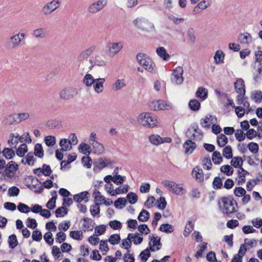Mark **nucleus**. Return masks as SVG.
I'll use <instances>...</instances> for the list:
<instances>
[{
  "label": "nucleus",
  "instance_id": "obj_1",
  "mask_svg": "<svg viewBox=\"0 0 262 262\" xmlns=\"http://www.w3.org/2000/svg\"><path fill=\"white\" fill-rule=\"evenodd\" d=\"M219 207L221 212L228 216L238 210L236 202L231 196L222 198L219 202Z\"/></svg>",
  "mask_w": 262,
  "mask_h": 262
},
{
  "label": "nucleus",
  "instance_id": "obj_2",
  "mask_svg": "<svg viewBox=\"0 0 262 262\" xmlns=\"http://www.w3.org/2000/svg\"><path fill=\"white\" fill-rule=\"evenodd\" d=\"M25 34L23 33H18L7 38L4 46L7 50H14L20 44L22 40L25 38Z\"/></svg>",
  "mask_w": 262,
  "mask_h": 262
},
{
  "label": "nucleus",
  "instance_id": "obj_3",
  "mask_svg": "<svg viewBox=\"0 0 262 262\" xmlns=\"http://www.w3.org/2000/svg\"><path fill=\"white\" fill-rule=\"evenodd\" d=\"M137 60L139 64L143 66L148 72L155 73L156 72V67L151 58L143 53H139L136 56Z\"/></svg>",
  "mask_w": 262,
  "mask_h": 262
},
{
  "label": "nucleus",
  "instance_id": "obj_4",
  "mask_svg": "<svg viewBox=\"0 0 262 262\" xmlns=\"http://www.w3.org/2000/svg\"><path fill=\"white\" fill-rule=\"evenodd\" d=\"M138 122L142 125L147 127H154L156 126L157 121L150 113H142L137 118Z\"/></svg>",
  "mask_w": 262,
  "mask_h": 262
},
{
  "label": "nucleus",
  "instance_id": "obj_5",
  "mask_svg": "<svg viewBox=\"0 0 262 262\" xmlns=\"http://www.w3.org/2000/svg\"><path fill=\"white\" fill-rule=\"evenodd\" d=\"M133 24L136 27L143 31H151L155 30L154 24L143 18L135 19Z\"/></svg>",
  "mask_w": 262,
  "mask_h": 262
},
{
  "label": "nucleus",
  "instance_id": "obj_6",
  "mask_svg": "<svg viewBox=\"0 0 262 262\" xmlns=\"http://www.w3.org/2000/svg\"><path fill=\"white\" fill-rule=\"evenodd\" d=\"M18 168V165L14 161H11L8 163L5 168L2 172L3 174L9 178L14 177L15 172Z\"/></svg>",
  "mask_w": 262,
  "mask_h": 262
},
{
  "label": "nucleus",
  "instance_id": "obj_7",
  "mask_svg": "<svg viewBox=\"0 0 262 262\" xmlns=\"http://www.w3.org/2000/svg\"><path fill=\"white\" fill-rule=\"evenodd\" d=\"M77 94V89L73 87H67L60 91L59 96L62 99L69 100L75 97Z\"/></svg>",
  "mask_w": 262,
  "mask_h": 262
},
{
  "label": "nucleus",
  "instance_id": "obj_8",
  "mask_svg": "<svg viewBox=\"0 0 262 262\" xmlns=\"http://www.w3.org/2000/svg\"><path fill=\"white\" fill-rule=\"evenodd\" d=\"M60 3L59 1L53 0L47 3L42 8V12L44 15H48L59 7Z\"/></svg>",
  "mask_w": 262,
  "mask_h": 262
},
{
  "label": "nucleus",
  "instance_id": "obj_9",
  "mask_svg": "<svg viewBox=\"0 0 262 262\" xmlns=\"http://www.w3.org/2000/svg\"><path fill=\"white\" fill-rule=\"evenodd\" d=\"M151 110L154 111H159L162 110H167L171 108V105L169 103H167L164 100H154L152 101L149 105Z\"/></svg>",
  "mask_w": 262,
  "mask_h": 262
},
{
  "label": "nucleus",
  "instance_id": "obj_10",
  "mask_svg": "<svg viewBox=\"0 0 262 262\" xmlns=\"http://www.w3.org/2000/svg\"><path fill=\"white\" fill-rule=\"evenodd\" d=\"M123 45V42L122 41L110 43L107 45V50L109 55L111 57L115 56L121 50Z\"/></svg>",
  "mask_w": 262,
  "mask_h": 262
},
{
  "label": "nucleus",
  "instance_id": "obj_11",
  "mask_svg": "<svg viewBox=\"0 0 262 262\" xmlns=\"http://www.w3.org/2000/svg\"><path fill=\"white\" fill-rule=\"evenodd\" d=\"M183 69L181 67H177L172 72V82L176 84H181L184 80Z\"/></svg>",
  "mask_w": 262,
  "mask_h": 262
},
{
  "label": "nucleus",
  "instance_id": "obj_12",
  "mask_svg": "<svg viewBox=\"0 0 262 262\" xmlns=\"http://www.w3.org/2000/svg\"><path fill=\"white\" fill-rule=\"evenodd\" d=\"M255 64L258 63V69L257 70V74H254L253 79L255 81H258L260 76H261V68H262V51L258 50L255 53Z\"/></svg>",
  "mask_w": 262,
  "mask_h": 262
},
{
  "label": "nucleus",
  "instance_id": "obj_13",
  "mask_svg": "<svg viewBox=\"0 0 262 262\" xmlns=\"http://www.w3.org/2000/svg\"><path fill=\"white\" fill-rule=\"evenodd\" d=\"M150 142L155 145H159L162 143H170L172 140L169 137L161 138L158 135H152L148 137Z\"/></svg>",
  "mask_w": 262,
  "mask_h": 262
},
{
  "label": "nucleus",
  "instance_id": "obj_14",
  "mask_svg": "<svg viewBox=\"0 0 262 262\" xmlns=\"http://www.w3.org/2000/svg\"><path fill=\"white\" fill-rule=\"evenodd\" d=\"M107 4L106 0H98L92 4L88 9V11L91 13H95L102 9Z\"/></svg>",
  "mask_w": 262,
  "mask_h": 262
},
{
  "label": "nucleus",
  "instance_id": "obj_15",
  "mask_svg": "<svg viewBox=\"0 0 262 262\" xmlns=\"http://www.w3.org/2000/svg\"><path fill=\"white\" fill-rule=\"evenodd\" d=\"M149 238L150 239L149 243L150 250L156 251L160 250L162 246V244L160 243V238L155 237L153 235H150Z\"/></svg>",
  "mask_w": 262,
  "mask_h": 262
},
{
  "label": "nucleus",
  "instance_id": "obj_16",
  "mask_svg": "<svg viewBox=\"0 0 262 262\" xmlns=\"http://www.w3.org/2000/svg\"><path fill=\"white\" fill-rule=\"evenodd\" d=\"M211 5V2L210 0H202L194 7L193 10V13L195 14L200 13L209 7Z\"/></svg>",
  "mask_w": 262,
  "mask_h": 262
},
{
  "label": "nucleus",
  "instance_id": "obj_17",
  "mask_svg": "<svg viewBox=\"0 0 262 262\" xmlns=\"http://www.w3.org/2000/svg\"><path fill=\"white\" fill-rule=\"evenodd\" d=\"M95 49L96 46L93 45L91 46L90 48L83 50L78 56L77 60L78 61L81 62L86 59L90 55L93 54Z\"/></svg>",
  "mask_w": 262,
  "mask_h": 262
},
{
  "label": "nucleus",
  "instance_id": "obj_18",
  "mask_svg": "<svg viewBox=\"0 0 262 262\" xmlns=\"http://www.w3.org/2000/svg\"><path fill=\"white\" fill-rule=\"evenodd\" d=\"M253 38L251 35L245 32L241 33L238 37L237 41L241 44L248 46L252 42Z\"/></svg>",
  "mask_w": 262,
  "mask_h": 262
},
{
  "label": "nucleus",
  "instance_id": "obj_19",
  "mask_svg": "<svg viewBox=\"0 0 262 262\" xmlns=\"http://www.w3.org/2000/svg\"><path fill=\"white\" fill-rule=\"evenodd\" d=\"M90 62L91 63V67L94 66L99 67H104L106 65V61L104 60V58L100 55H95L93 56L90 60Z\"/></svg>",
  "mask_w": 262,
  "mask_h": 262
},
{
  "label": "nucleus",
  "instance_id": "obj_20",
  "mask_svg": "<svg viewBox=\"0 0 262 262\" xmlns=\"http://www.w3.org/2000/svg\"><path fill=\"white\" fill-rule=\"evenodd\" d=\"M216 122V118L212 116L211 115H207L205 118L201 119L200 120V124L203 127L209 128L210 124Z\"/></svg>",
  "mask_w": 262,
  "mask_h": 262
},
{
  "label": "nucleus",
  "instance_id": "obj_21",
  "mask_svg": "<svg viewBox=\"0 0 262 262\" xmlns=\"http://www.w3.org/2000/svg\"><path fill=\"white\" fill-rule=\"evenodd\" d=\"M90 144L91 146L92 152L95 154L102 155L105 151L103 145L98 141L92 142Z\"/></svg>",
  "mask_w": 262,
  "mask_h": 262
},
{
  "label": "nucleus",
  "instance_id": "obj_22",
  "mask_svg": "<svg viewBox=\"0 0 262 262\" xmlns=\"http://www.w3.org/2000/svg\"><path fill=\"white\" fill-rule=\"evenodd\" d=\"M236 92L239 94L245 95V85L244 81L242 78H238L234 82Z\"/></svg>",
  "mask_w": 262,
  "mask_h": 262
},
{
  "label": "nucleus",
  "instance_id": "obj_23",
  "mask_svg": "<svg viewBox=\"0 0 262 262\" xmlns=\"http://www.w3.org/2000/svg\"><path fill=\"white\" fill-rule=\"evenodd\" d=\"M105 82V79L103 78L95 79V82L93 83V88L95 92L98 94L101 93L103 89V84Z\"/></svg>",
  "mask_w": 262,
  "mask_h": 262
},
{
  "label": "nucleus",
  "instance_id": "obj_24",
  "mask_svg": "<svg viewBox=\"0 0 262 262\" xmlns=\"http://www.w3.org/2000/svg\"><path fill=\"white\" fill-rule=\"evenodd\" d=\"M135 235L133 236V233H129L127 237L125 239H123L122 241L121 245V248H123L127 250L128 253L130 252V247L132 246V241Z\"/></svg>",
  "mask_w": 262,
  "mask_h": 262
},
{
  "label": "nucleus",
  "instance_id": "obj_25",
  "mask_svg": "<svg viewBox=\"0 0 262 262\" xmlns=\"http://www.w3.org/2000/svg\"><path fill=\"white\" fill-rule=\"evenodd\" d=\"M32 35L36 38H44L47 36L48 31L45 28H37L33 31Z\"/></svg>",
  "mask_w": 262,
  "mask_h": 262
},
{
  "label": "nucleus",
  "instance_id": "obj_26",
  "mask_svg": "<svg viewBox=\"0 0 262 262\" xmlns=\"http://www.w3.org/2000/svg\"><path fill=\"white\" fill-rule=\"evenodd\" d=\"M196 144L191 140H187L183 144L186 154H191L196 148Z\"/></svg>",
  "mask_w": 262,
  "mask_h": 262
},
{
  "label": "nucleus",
  "instance_id": "obj_27",
  "mask_svg": "<svg viewBox=\"0 0 262 262\" xmlns=\"http://www.w3.org/2000/svg\"><path fill=\"white\" fill-rule=\"evenodd\" d=\"M129 188V186L127 184L123 186V188L119 187H117L116 189H113L112 190H108V192L112 196H116L118 194H122V193H126Z\"/></svg>",
  "mask_w": 262,
  "mask_h": 262
},
{
  "label": "nucleus",
  "instance_id": "obj_28",
  "mask_svg": "<svg viewBox=\"0 0 262 262\" xmlns=\"http://www.w3.org/2000/svg\"><path fill=\"white\" fill-rule=\"evenodd\" d=\"M19 142H20V138L18 134H10V139L8 141V143L10 146L15 148Z\"/></svg>",
  "mask_w": 262,
  "mask_h": 262
},
{
  "label": "nucleus",
  "instance_id": "obj_29",
  "mask_svg": "<svg viewBox=\"0 0 262 262\" xmlns=\"http://www.w3.org/2000/svg\"><path fill=\"white\" fill-rule=\"evenodd\" d=\"M111 164V162L106 159L103 160L102 158L98 159L94 164V169L98 168L99 170Z\"/></svg>",
  "mask_w": 262,
  "mask_h": 262
},
{
  "label": "nucleus",
  "instance_id": "obj_30",
  "mask_svg": "<svg viewBox=\"0 0 262 262\" xmlns=\"http://www.w3.org/2000/svg\"><path fill=\"white\" fill-rule=\"evenodd\" d=\"M192 174L195 177L196 181L199 182L204 180V173L203 170L198 166L194 167L192 170Z\"/></svg>",
  "mask_w": 262,
  "mask_h": 262
},
{
  "label": "nucleus",
  "instance_id": "obj_31",
  "mask_svg": "<svg viewBox=\"0 0 262 262\" xmlns=\"http://www.w3.org/2000/svg\"><path fill=\"white\" fill-rule=\"evenodd\" d=\"M78 150L80 152L87 156L92 152L91 145L85 143H82L79 145Z\"/></svg>",
  "mask_w": 262,
  "mask_h": 262
},
{
  "label": "nucleus",
  "instance_id": "obj_32",
  "mask_svg": "<svg viewBox=\"0 0 262 262\" xmlns=\"http://www.w3.org/2000/svg\"><path fill=\"white\" fill-rule=\"evenodd\" d=\"M156 53L164 60L167 61L170 58L169 55L166 52L165 49L163 47L157 48Z\"/></svg>",
  "mask_w": 262,
  "mask_h": 262
},
{
  "label": "nucleus",
  "instance_id": "obj_33",
  "mask_svg": "<svg viewBox=\"0 0 262 262\" xmlns=\"http://www.w3.org/2000/svg\"><path fill=\"white\" fill-rule=\"evenodd\" d=\"M59 145L61 147L60 150L65 151L70 150L72 147L70 142L67 139H61L59 142Z\"/></svg>",
  "mask_w": 262,
  "mask_h": 262
},
{
  "label": "nucleus",
  "instance_id": "obj_34",
  "mask_svg": "<svg viewBox=\"0 0 262 262\" xmlns=\"http://www.w3.org/2000/svg\"><path fill=\"white\" fill-rule=\"evenodd\" d=\"M225 54L221 50L216 51L214 56V59L216 64H220L224 63Z\"/></svg>",
  "mask_w": 262,
  "mask_h": 262
},
{
  "label": "nucleus",
  "instance_id": "obj_35",
  "mask_svg": "<svg viewBox=\"0 0 262 262\" xmlns=\"http://www.w3.org/2000/svg\"><path fill=\"white\" fill-rule=\"evenodd\" d=\"M88 192L87 191H83L79 193L76 194L74 195V200L77 202H81L83 200L85 201V202H88Z\"/></svg>",
  "mask_w": 262,
  "mask_h": 262
},
{
  "label": "nucleus",
  "instance_id": "obj_36",
  "mask_svg": "<svg viewBox=\"0 0 262 262\" xmlns=\"http://www.w3.org/2000/svg\"><path fill=\"white\" fill-rule=\"evenodd\" d=\"M208 91L205 88L200 87L196 92V96L202 100H205L207 97Z\"/></svg>",
  "mask_w": 262,
  "mask_h": 262
},
{
  "label": "nucleus",
  "instance_id": "obj_37",
  "mask_svg": "<svg viewBox=\"0 0 262 262\" xmlns=\"http://www.w3.org/2000/svg\"><path fill=\"white\" fill-rule=\"evenodd\" d=\"M34 154L35 156L42 158L44 156V151L41 144L37 143L34 146Z\"/></svg>",
  "mask_w": 262,
  "mask_h": 262
},
{
  "label": "nucleus",
  "instance_id": "obj_38",
  "mask_svg": "<svg viewBox=\"0 0 262 262\" xmlns=\"http://www.w3.org/2000/svg\"><path fill=\"white\" fill-rule=\"evenodd\" d=\"M228 140L225 135L223 134H220L217 137V145L221 147H224L228 143Z\"/></svg>",
  "mask_w": 262,
  "mask_h": 262
},
{
  "label": "nucleus",
  "instance_id": "obj_39",
  "mask_svg": "<svg viewBox=\"0 0 262 262\" xmlns=\"http://www.w3.org/2000/svg\"><path fill=\"white\" fill-rule=\"evenodd\" d=\"M17 122L15 118L14 114H10L5 117L3 123L5 125H12Z\"/></svg>",
  "mask_w": 262,
  "mask_h": 262
},
{
  "label": "nucleus",
  "instance_id": "obj_40",
  "mask_svg": "<svg viewBox=\"0 0 262 262\" xmlns=\"http://www.w3.org/2000/svg\"><path fill=\"white\" fill-rule=\"evenodd\" d=\"M125 86V80L124 79H117L113 84V89L115 91H119Z\"/></svg>",
  "mask_w": 262,
  "mask_h": 262
},
{
  "label": "nucleus",
  "instance_id": "obj_41",
  "mask_svg": "<svg viewBox=\"0 0 262 262\" xmlns=\"http://www.w3.org/2000/svg\"><path fill=\"white\" fill-rule=\"evenodd\" d=\"M84 223L83 224V227L85 229L90 230H93V225L94 224V221L88 217H84L83 219Z\"/></svg>",
  "mask_w": 262,
  "mask_h": 262
},
{
  "label": "nucleus",
  "instance_id": "obj_42",
  "mask_svg": "<svg viewBox=\"0 0 262 262\" xmlns=\"http://www.w3.org/2000/svg\"><path fill=\"white\" fill-rule=\"evenodd\" d=\"M95 80L91 74H87L84 76L83 82L86 86H91L94 83Z\"/></svg>",
  "mask_w": 262,
  "mask_h": 262
},
{
  "label": "nucleus",
  "instance_id": "obj_43",
  "mask_svg": "<svg viewBox=\"0 0 262 262\" xmlns=\"http://www.w3.org/2000/svg\"><path fill=\"white\" fill-rule=\"evenodd\" d=\"M28 151V147L26 144L23 143L21 144L19 147L16 149V155L20 157H23L24 156L25 154Z\"/></svg>",
  "mask_w": 262,
  "mask_h": 262
},
{
  "label": "nucleus",
  "instance_id": "obj_44",
  "mask_svg": "<svg viewBox=\"0 0 262 262\" xmlns=\"http://www.w3.org/2000/svg\"><path fill=\"white\" fill-rule=\"evenodd\" d=\"M189 107L191 110L197 111L200 108L201 104L196 99L191 100L189 102Z\"/></svg>",
  "mask_w": 262,
  "mask_h": 262
},
{
  "label": "nucleus",
  "instance_id": "obj_45",
  "mask_svg": "<svg viewBox=\"0 0 262 262\" xmlns=\"http://www.w3.org/2000/svg\"><path fill=\"white\" fill-rule=\"evenodd\" d=\"M93 196L94 198L95 204L101 203L104 201L105 198L101 195L100 192L96 189L94 191Z\"/></svg>",
  "mask_w": 262,
  "mask_h": 262
},
{
  "label": "nucleus",
  "instance_id": "obj_46",
  "mask_svg": "<svg viewBox=\"0 0 262 262\" xmlns=\"http://www.w3.org/2000/svg\"><path fill=\"white\" fill-rule=\"evenodd\" d=\"M231 165L233 167L237 168L242 167L243 161L242 159L239 157H235L232 159L230 161Z\"/></svg>",
  "mask_w": 262,
  "mask_h": 262
},
{
  "label": "nucleus",
  "instance_id": "obj_47",
  "mask_svg": "<svg viewBox=\"0 0 262 262\" xmlns=\"http://www.w3.org/2000/svg\"><path fill=\"white\" fill-rule=\"evenodd\" d=\"M3 155L7 159H11L15 156V152L12 148L6 147L2 151Z\"/></svg>",
  "mask_w": 262,
  "mask_h": 262
},
{
  "label": "nucleus",
  "instance_id": "obj_48",
  "mask_svg": "<svg viewBox=\"0 0 262 262\" xmlns=\"http://www.w3.org/2000/svg\"><path fill=\"white\" fill-rule=\"evenodd\" d=\"M212 160L215 164H220L223 161L221 153L219 151H214L212 154Z\"/></svg>",
  "mask_w": 262,
  "mask_h": 262
},
{
  "label": "nucleus",
  "instance_id": "obj_49",
  "mask_svg": "<svg viewBox=\"0 0 262 262\" xmlns=\"http://www.w3.org/2000/svg\"><path fill=\"white\" fill-rule=\"evenodd\" d=\"M149 213L147 211L143 209L139 213L138 219L141 222H144L149 219Z\"/></svg>",
  "mask_w": 262,
  "mask_h": 262
},
{
  "label": "nucleus",
  "instance_id": "obj_50",
  "mask_svg": "<svg viewBox=\"0 0 262 262\" xmlns=\"http://www.w3.org/2000/svg\"><path fill=\"white\" fill-rule=\"evenodd\" d=\"M69 235L73 239L78 241H80L83 238V233L81 231H72Z\"/></svg>",
  "mask_w": 262,
  "mask_h": 262
},
{
  "label": "nucleus",
  "instance_id": "obj_51",
  "mask_svg": "<svg viewBox=\"0 0 262 262\" xmlns=\"http://www.w3.org/2000/svg\"><path fill=\"white\" fill-rule=\"evenodd\" d=\"M193 227L194 225L192 221H189L187 222L183 232V235L185 237L188 236L190 232L193 230Z\"/></svg>",
  "mask_w": 262,
  "mask_h": 262
},
{
  "label": "nucleus",
  "instance_id": "obj_52",
  "mask_svg": "<svg viewBox=\"0 0 262 262\" xmlns=\"http://www.w3.org/2000/svg\"><path fill=\"white\" fill-rule=\"evenodd\" d=\"M121 240L120 234H112L110 236V238L108 239V242L113 245H115L118 244Z\"/></svg>",
  "mask_w": 262,
  "mask_h": 262
},
{
  "label": "nucleus",
  "instance_id": "obj_53",
  "mask_svg": "<svg viewBox=\"0 0 262 262\" xmlns=\"http://www.w3.org/2000/svg\"><path fill=\"white\" fill-rule=\"evenodd\" d=\"M44 141L47 146H53L56 144V140L54 136H48L45 137Z\"/></svg>",
  "mask_w": 262,
  "mask_h": 262
},
{
  "label": "nucleus",
  "instance_id": "obj_54",
  "mask_svg": "<svg viewBox=\"0 0 262 262\" xmlns=\"http://www.w3.org/2000/svg\"><path fill=\"white\" fill-rule=\"evenodd\" d=\"M171 192L177 195H181L185 193V191L182 184H176V186L174 187Z\"/></svg>",
  "mask_w": 262,
  "mask_h": 262
},
{
  "label": "nucleus",
  "instance_id": "obj_55",
  "mask_svg": "<svg viewBox=\"0 0 262 262\" xmlns=\"http://www.w3.org/2000/svg\"><path fill=\"white\" fill-rule=\"evenodd\" d=\"M159 230L165 233H171L173 231V226L168 224H162Z\"/></svg>",
  "mask_w": 262,
  "mask_h": 262
},
{
  "label": "nucleus",
  "instance_id": "obj_56",
  "mask_svg": "<svg viewBox=\"0 0 262 262\" xmlns=\"http://www.w3.org/2000/svg\"><path fill=\"white\" fill-rule=\"evenodd\" d=\"M223 155L225 158L230 159L232 158V150L230 146H227L223 149Z\"/></svg>",
  "mask_w": 262,
  "mask_h": 262
},
{
  "label": "nucleus",
  "instance_id": "obj_57",
  "mask_svg": "<svg viewBox=\"0 0 262 262\" xmlns=\"http://www.w3.org/2000/svg\"><path fill=\"white\" fill-rule=\"evenodd\" d=\"M68 209L63 206L59 207L55 211V215L57 217H63L68 213Z\"/></svg>",
  "mask_w": 262,
  "mask_h": 262
},
{
  "label": "nucleus",
  "instance_id": "obj_58",
  "mask_svg": "<svg viewBox=\"0 0 262 262\" xmlns=\"http://www.w3.org/2000/svg\"><path fill=\"white\" fill-rule=\"evenodd\" d=\"M8 243L11 248L13 249L15 248L18 245V241L17 240L16 236L15 234H12L9 236Z\"/></svg>",
  "mask_w": 262,
  "mask_h": 262
},
{
  "label": "nucleus",
  "instance_id": "obj_59",
  "mask_svg": "<svg viewBox=\"0 0 262 262\" xmlns=\"http://www.w3.org/2000/svg\"><path fill=\"white\" fill-rule=\"evenodd\" d=\"M126 198L128 200L129 203L131 204H135L138 201L137 195L134 192H129L126 196Z\"/></svg>",
  "mask_w": 262,
  "mask_h": 262
},
{
  "label": "nucleus",
  "instance_id": "obj_60",
  "mask_svg": "<svg viewBox=\"0 0 262 262\" xmlns=\"http://www.w3.org/2000/svg\"><path fill=\"white\" fill-rule=\"evenodd\" d=\"M162 184L164 186L166 187L169 191L171 192L172 191L174 187L176 186V183L175 182L168 180L163 181L162 182Z\"/></svg>",
  "mask_w": 262,
  "mask_h": 262
},
{
  "label": "nucleus",
  "instance_id": "obj_61",
  "mask_svg": "<svg viewBox=\"0 0 262 262\" xmlns=\"http://www.w3.org/2000/svg\"><path fill=\"white\" fill-rule=\"evenodd\" d=\"M220 169L222 172L228 176L231 175L233 172V168L228 165L222 166Z\"/></svg>",
  "mask_w": 262,
  "mask_h": 262
},
{
  "label": "nucleus",
  "instance_id": "obj_62",
  "mask_svg": "<svg viewBox=\"0 0 262 262\" xmlns=\"http://www.w3.org/2000/svg\"><path fill=\"white\" fill-rule=\"evenodd\" d=\"M149 249L147 248L142 251L140 254V257L142 261L146 262L150 255Z\"/></svg>",
  "mask_w": 262,
  "mask_h": 262
},
{
  "label": "nucleus",
  "instance_id": "obj_63",
  "mask_svg": "<svg viewBox=\"0 0 262 262\" xmlns=\"http://www.w3.org/2000/svg\"><path fill=\"white\" fill-rule=\"evenodd\" d=\"M167 18L170 20L172 21L175 24H179V23H182L184 20V18L177 17L170 13H168L167 14Z\"/></svg>",
  "mask_w": 262,
  "mask_h": 262
},
{
  "label": "nucleus",
  "instance_id": "obj_64",
  "mask_svg": "<svg viewBox=\"0 0 262 262\" xmlns=\"http://www.w3.org/2000/svg\"><path fill=\"white\" fill-rule=\"evenodd\" d=\"M82 163L84 166L90 168L92 166V160L90 157L84 156L82 158Z\"/></svg>",
  "mask_w": 262,
  "mask_h": 262
}]
</instances>
